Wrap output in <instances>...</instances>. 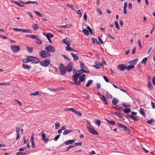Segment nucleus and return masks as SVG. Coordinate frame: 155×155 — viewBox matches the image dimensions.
Listing matches in <instances>:
<instances>
[{
  "mask_svg": "<svg viewBox=\"0 0 155 155\" xmlns=\"http://www.w3.org/2000/svg\"><path fill=\"white\" fill-rule=\"evenodd\" d=\"M40 56L43 58H46L50 57L51 54L47 51L42 50L39 53Z\"/></svg>",
  "mask_w": 155,
  "mask_h": 155,
  "instance_id": "obj_1",
  "label": "nucleus"
},
{
  "mask_svg": "<svg viewBox=\"0 0 155 155\" xmlns=\"http://www.w3.org/2000/svg\"><path fill=\"white\" fill-rule=\"evenodd\" d=\"M86 127L89 131L92 134L96 135H99L98 133L93 128L88 126H87Z\"/></svg>",
  "mask_w": 155,
  "mask_h": 155,
  "instance_id": "obj_2",
  "label": "nucleus"
},
{
  "mask_svg": "<svg viewBox=\"0 0 155 155\" xmlns=\"http://www.w3.org/2000/svg\"><path fill=\"white\" fill-rule=\"evenodd\" d=\"M45 49L49 53L50 52L53 53L55 51V49L54 47L51 45L48 46H46Z\"/></svg>",
  "mask_w": 155,
  "mask_h": 155,
  "instance_id": "obj_3",
  "label": "nucleus"
},
{
  "mask_svg": "<svg viewBox=\"0 0 155 155\" xmlns=\"http://www.w3.org/2000/svg\"><path fill=\"white\" fill-rule=\"evenodd\" d=\"M59 70L61 74H65L67 71L66 68L62 63H61L60 64L59 67Z\"/></svg>",
  "mask_w": 155,
  "mask_h": 155,
  "instance_id": "obj_4",
  "label": "nucleus"
},
{
  "mask_svg": "<svg viewBox=\"0 0 155 155\" xmlns=\"http://www.w3.org/2000/svg\"><path fill=\"white\" fill-rule=\"evenodd\" d=\"M11 49L14 53H17L19 51L20 47L18 45H12L11 46Z\"/></svg>",
  "mask_w": 155,
  "mask_h": 155,
  "instance_id": "obj_5",
  "label": "nucleus"
},
{
  "mask_svg": "<svg viewBox=\"0 0 155 155\" xmlns=\"http://www.w3.org/2000/svg\"><path fill=\"white\" fill-rule=\"evenodd\" d=\"M13 29L15 31H20L25 33H31V31L29 29H25L22 28H13Z\"/></svg>",
  "mask_w": 155,
  "mask_h": 155,
  "instance_id": "obj_6",
  "label": "nucleus"
},
{
  "mask_svg": "<svg viewBox=\"0 0 155 155\" xmlns=\"http://www.w3.org/2000/svg\"><path fill=\"white\" fill-rule=\"evenodd\" d=\"M50 61L48 59L44 61H42L40 62L41 65L44 67H47L50 63Z\"/></svg>",
  "mask_w": 155,
  "mask_h": 155,
  "instance_id": "obj_7",
  "label": "nucleus"
},
{
  "mask_svg": "<svg viewBox=\"0 0 155 155\" xmlns=\"http://www.w3.org/2000/svg\"><path fill=\"white\" fill-rule=\"evenodd\" d=\"M73 64L72 62H70L65 67L67 71L68 72L71 71L72 70Z\"/></svg>",
  "mask_w": 155,
  "mask_h": 155,
  "instance_id": "obj_8",
  "label": "nucleus"
},
{
  "mask_svg": "<svg viewBox=\"0 0 155 155\" xmlns=\"http://www.w3.org/2000/svg\"><path fill=\"white\" fill-rule=\"evenodd\" d=\"M30 62L34 64H36L39 61V59L35 57L30 56Z\"/></svg>",
  "mask_w": 155,
  "mask_h": 155,
  "instance_id": "obj_9",
  "label": "nucleus"
},
{
  "mask_svg": "<svg viewBox=\"0 0 155 155\" xmlns=\"http://www.w3.org/2000/svg\"><path fill=\"white\" fill-rule=\"evenodd\" d=\"M80 66L82 69H83L84 70L88 72V73L89 72V71L85 65L84 63L82 62L81 61L80 62Z\"/></svg>",
  "mask_w": 155,
  "mask_h": 155,
  "instance_id": "obj_10",
  "label": "nucleus"
},
{
  "mask_svg": "<svg viewBox=\"0 0 155 155\" xmlns=\"http://www.w3.org/2000/svg\"><path fill=\"white\" fill-rule=\"evenodd\" d=\"M117 68L119 70L124 71L126 68V66L124 64H120L117 66Z\"/></svg>",
  "mask_w": 155,
  "mask_h": 155,
  "instance_id": "obj_11",
  "label": "nucleus"
},
{
  "mask_svg": "<svg viewBox=\"0 0 155 155\" xmlns=\"http://www.w3.org/2000/svg\"><path fill=\"white\" fill-rule=\"evenodd\" d=\"M78 77L79 76L77 75V74H74L72 77V78L74 82H71V83L73 84H76L77 82Z\"/></svg>",
  "mask_w": 155,
  "mask_h": 155,
  "instance_id": "obj_12",
  "label": "nucleus"
},
{
  "mask_svg": "<svg viewBox=\"0 0 155 155\" xmlns=\"http://www.w3.org/2000/svg\"><path fill=\"white\" fill-rule=\"evenodd\" d=\"M20 129V127L19 126H17L16 129V133L17 135V137L16 138V140H17L19 138V130Z\"/></svg>",
  "mask_w": 155,
  "mask_h": 155,
  "instance_id": "obj_13",
  "label": "nucleus"
},
{
  "mask_svg": "<svg viewBox=\"0 0 155 155\" xmlns=\"http://www.w3.org/2000/svg\"><path fill=\"white\" fill-rule=\"evenodd\" d=\"M20 2L22 4H30V3H32V4H36L38 5V2H36V1L34 2V1H29L27 2H24L23 1H20Z\"/></svg>",
  "mask_w": 155,
  "mask_h": 155,
  "instance_id": "obj_14",
  "label": "nucleus"
},
{
  "mask_svg": "<svg viewBox=\"0 0 155 155\" xmlns=\"http://www.w3.org/2000/svg\"><path fill=\"white\" fill-rule=\"evenodd\" d=\"M83 72H86L87 73H88V72L86 71H85L83 69L80 70L78 71L77 73L75 74H77V75L79 76L81 74H82Z\"/></svg>",
  "mask_w": 155,
  "mask_h": 155,
  "instance_id": "obj_15",
  "label": "nucleus"
},
{
  "mask_svg": "<svg viewBox=\"0 0 155 155\" xmlns=\"http://www.w3.org/2000/svg\"><path fill=\"white\" fill-rule=\"evenodd\" d=\"M118 126L120 128H121L123 131H125L126 128L127 127L125 125L121 124L118 123L117 124Z\"/></svg>",
  "mask_w": 155,
  "mask_h": 155,
  "instance_id": "obj_16",
  "label": "nucleus"
},
{
  "mask_svg": "<svg viewBox=\"0 0 155 155\" xmlns=\"http://www.w3.org/2000/svg\"><path fill=\"white\" fill-rule=\"evenodd\" d=\"M62 42L65 45H67V46L70 45L69 44L70 41L69 40H68L67 38L63 39L62 41Z\"/></svg>",
  "mask_w": 155,
  "mask_h": 155,
  "instance_id": "obj_17",
  "label": "nucleus"
},
{
  "mask_svg": "<svg viewBox=\"0 0 155 155\" xmlns=\"http://www.w3.org/2000/svg\"><path fill=\"white\" fill-rule=\"evenodd\" d=\"M75 140H69L65 141L64 142V143L66 145H69L73 143H74Z\"/></svg>",
  "mask_w": 155,
  "mask_h": 155,
  "instance_id": "obj_18",
  "label": "nucleus"
},
{
  "mask_svg": "<svg viewBox=\"0 0 155 155\" xmlns=\"http://www.w3.org/2000/svg\"><path fill=\"white\" fill-rule=\"evenodd\" d=\"M107 122L110 124L112 125H114L115 124V122L113 120H110L108 119H106Z\"/></svg>",
  "mask_w": 155,
  "mask_h": 155,
  "instance_id": "obj_19",
  "label": "nucleus"
},
{
  "mask_svg": "<svg viewBox=\"0 0 155 155\" xmlns=\"http://www.w3.org/2000/svg\"><path fill=\"white\" fill-rule=\"evenodd\" d=\"M101 100L102 101L104 102V104H107V102L106 98L104 95H102V98H101Z\"/></svg>",
  "mask_w": 155,
  "mask_h": 155,
  "instance_id": "obj_20",
  "label": "nucleus"
},
{
  "mask_svg": "<svg viewBox=\"0 0 155 155\" xmlns=\"http://www.w3.org/2000/svg\"><path fill=\"white\" fill-rule=\"evenodd\" d=\"M71 54L73 57L74 60V61H76L78 59V57L76 54L71 53Z\"/></svg>",
  "mask_w": 155,
  "mask_h": 155,
  "instance_id": "obj_21",
  "label": "nucleus"
},
{
  "mask_svg": "<svg viewBox=\"0 0 155 155\" xmlns=\"http://www.w3.org/2000/svg\"><path fill=\"white\" fill-rule=\"evenodd\" d=\"M118 101H119L117 99L114 97L113 99L112 103L113 105H116Z\"/></svg>",
  "mask_w": 155,
  "mask_h": 155,
  "instance_id": "obj_22",
  "label": "nucleus"
},
{
  "mask_svg": "<svg viewBox=\"0 0 155 155\" xmlns=\"http://www.w3.org/2000/svg\"><path fill=\"white\" fill-rule=\"evenodd\" d=\"M30 56H28L27 57V58H25L23 59L24 62L25 63H27L30 62Z\"/></svg>",
  "mask_w": 155,
  "mask_h": 155,
  "instance_id": "obj_23",
  "label": "nucleus"
},
{
  "mask_svg": "<svg viewBox=\"0 0 155 155\" xmlns=\"http://www.w3.org/2000/svg\"><path fill=\"white\" fill-rule=\"evenodd\" d=\"M97 62L96 61L95 65H94V66L96 69H99L101 67L102 64H101L97 63Z\"/></svg>",
  "mask_w": 155,
  "mask_h": 155,
  "instance_id": "obj_24",
  "label": "nucleus"
},
{
  "mask_svg": "<svg viewBox=\"0 0 155 155\" xmlns=\"http://www.w3.org/2000/svg\"><path fill=\"white\" fill-rule=\"evenodd\" d=\"M72 131H73L72 130H67L64 131L62 134L63 135H64L67 134H68L70 133Z\"/></svg>",
  "mask_w": 155,
  "mask_h": 155,
  "instance_id": "obj_25",
  "label": "nucleus"
},
{
  "mask_svg": "<svg viewBox=\"0 0 155 155\" xmlns=\"http://www.w3.org/2000/svg\"><path fill=\"white\" fill-rule=\"evenodd\" d=\"M85 74H83L81 75L79 78V80L81 82H83L85 79Z\"/></svg>",
  "mask_w": 155,
  "mask_h": 155,
  "instance_id": "obj_26",
  "label": "nucleus"
},
{
  "mask_svg": "<svg viewBox=\"0 0 155 155\" xmlns=\"http://www.w3.org/2000/svg\"><path fill=\"white\" fill-rule=\"evenodd\" d=\"M140 113L143 117H145L146 115L144 112V110L142 108H140Z\"/></svg>",
  "mask_w": 155,
  "mask_h": 155,
  "instance_id": "obj_27",
  "label": "nucleus"
},
{
  "mask_svg": "<svg viewBox=\"0 0 155 155\" xmlns=\"http://www.w3.org/2000/svg\"><path fill=\"white\" fill-rule=\"evenodd\" d=\"M40 134L42 137V140H44L46 138V135L43 132L41 131Z\"/></svg>",
  "mask_w": 155,
  "mask_h": 155,
  "instance_id": "obj_28",
  "label": "nucleus"
},
{
  "mask_svg": "<svg viewBox=\"0 0 155 155\" xmlns=\"http://www.w3.org/2000/svg\"><path fill=\"white\" fill-rule=\"evenodd\" d=\"M35 42L37 44L39 45H41L42 43L41 40L38 38L36 40Z\"/></svg>",
  "mask_w": 155,
  "mask_h": 155,
  "instance_id": "obj_29",
  "label": "nucleus"
},
{
  "mask_svg": "<svg viewBox=\"0 0 155 155\" xmlns=\"http://www.w3.org/2000/svg\"><path fill=\"white\" fill-rule=\"evenodd\" d=\"M106 97L108 99H111L112 98V95L108 91L106 92Z\"/></svg>",
  "mask_w": 155,
  "mask_h": 155,
  "instance_id": "obj_30",
  "label": "nucleus"
},
{
  "mask_svg": "<svg viewBox=\"0 0 155 155\" xmlns=\"http://www.w3.org/2000/svg\"><path fill=\"white\" fill-rule=\"evenodd\" d=\"M23 67L25 69L29 70L30 69L31 67L27 64H23Z\"/></svg>",
  "mask_w": 155,
  "mask_h": 155,
  "instance_id": "obj_31",
  "label": "nucleus"
},
{
  "mask_svg": "<svg viewBox=\"0 0 155 155\" xmlns=\"http://www.w3.org/2000/svg\"><path fill=\"white\" fill-rule=\"evenodd\" d=\"M130 117L133 119L134 121H136L138 120V118L136 117L133 116V115H130Z\"/></svg>",
  "mask_w": 155,
  "mask_h": 155,
  "instance_id": "obj_32",
  "label": "nucleus"
},
{
  "mask_svg": "<svg viewBox=\"0 0 155 155\" xmlns=\"http://www.w3.org/2000/svg\"><path fill=\"white\" fill-rule=\"evenodd\" d=\"M93 81L91 80H89L86 85V87H89L93 83Z\"/></svg>",
  "mask_w": 155,
  "mask_h": 155,
  "instance_id": "obj_33",
  "label": "nucleus"
},
{
  "mask_svg": "<svg viewBox=\"0 0 155 155\" xmlns=\"http://www.w3.org/2000/svg\"><path fill=\"white\" fill-rule=\"evenodd\" d=\"M138 61L137 59H136L130 61V63L134 65L136 64Z\"/></svg>",
  "mask_w": 155,
  "mask_h": 155,
  "instance_id": "obj_34",
  "label": "nucleus"
},
{
  "mask_svg": "<svg viewBox=\"0 0 155 155\" xmlns=\"http://www.w3.org/2000/svg\"><path fill=\"white\" fill-rule=\"evenodd\" d=\"M123 111L124 113H127L130 112L131 110L130 108H127L124 109L123 110Z\"/></svg>",
  "mask_w": 155,
  "mask_h": 155,
  "instance_id": "obj_35",
  "label": "nucleus"
},
{
  "mask_svg": "<svg viewBox=\"0 0 155 155\" xmlns=\"http://www.w3.org/2000/svg\"><path fill=\"white\" fill-rule=\"evenodd\" d=\"M39 91H36L34 93H31V94H30V96L39 95Z\"/></svg>",
  "mask_w": 155,
  "mask_h": 155,
  "instance_id": "obj_36",
  "label": "nucleus"
},
{
  "mask_svg": "<svg viewBox=\"0 0 155 155\" xmlns=\"http://www.w3.org/2000/svg\"><path fill=\"white\" fill-rule=\"evenodd\" d=\"M43 35L45 36L46 37L47 39L49 41V43H52V42L51 41V40L50 39V37L48 36V35H46V34L45 35L44 33H43Z\"/></svg>",
  "mask_w": 155,
  "mask_h": 155,
  "instance_id": "obj_37",
  "label": "nucleus"
},
{
  "mask_svg": "<svg viewBox=\"0 0 155 155\" xmlns=\"http://www.w3.org/2000/svg\"><path fill=\"white\" fill-rule=\"evenodd\" d=\"M147 86H148V88L150 90H151L153 89V86L151 84V82L148 83Z\"/></svg>",
  "mask_w": 155,
  "mask_h": 155,
  "instance_id": "obj_38",
  "label": "nucleus"
},
{
  "mask_svg": "<svg viewBox=\"0 0 155 155\" xmlns=\"http://www.w3.org/2000/svg\"><path fill=\"white\" fill-rule=\"evenodd\" d=\"M122 105L124 107H130L131 106V105L130 104H126L125 103H123L122 104Z\"/></svg>",
  "mask_w": 155,
  "mask_h": 155,
  "instance_id": "obj_39",
  "label": "nucleus"
},
{
  "mask_svg": "<svg viewBox=\"0 0 155 155\" xmlns=\"http://www.w3.org/2000/svg\"><path fill=\"white\" fill-rule=\"evenodd\" d=\"M75 11L77 14L80 15L79 16L80 17H81L82 16V14L81 11V10H79L78 11H77V10H75Z\"/></svg>",
  "mask_w": 155,
  "mask_h": 155,
  "instance_id": "obj_40",
  "label": "nucleus"
},
{
  "mask_svg": "<svg viewBox=\"0 0 155 155\" xmlns=\"http://www.w3.org/2000/svg\"><path fill=\"white\" fill-rule=\"evenodd\" d=\"M13 2L14 3L18 5L20 7H23L24 6V5L21 4L19 2H18L17 1H13Z\"/></svg>",
  "mask_w": 155,
  "mask_h": 155,
  "instance_id": "obj_41",
  "label": "nucleus"
},
{
  "mask_svg": "<svg viewBox=\"0 0 155 155\" xmlns=\"http://www.w3.org/2000/svg\"><path fill=\"white\" fill-rule=\"evenodd\" d=\"M134 67L133 65H130L127 67L126 68L128 71H130V70L134 68Z\"/></svg>",
  "mask_w": 155,
  "mask_h": 155,
  "instance_id": "obj_42",
  "label": "nucleus"
},
{
  "mask_svg": "<svg viewBox=\"0 0 155 155\" xmlns=\"http://www.w3.org/2000/svg\"><path fill=\"white\" fill-rule=\"evenodd\" d=\"M82 31L86 35H89V33L88 31L86 29H83Z\"/></svg>",
  "mask_w": 155,
  "mask_h": 155,
  "instance_id": "obj_43",
  "label": "nucleus"
},
{
  "mask_svg": "<svg viewBox=\"0 0 155 155\" xmlns=\"http://www.w3.org/2000/svg\"><path fill=\"white\" fill-rule=\"evenodd\" d=\"M55 128L56 129H58L60 127L59 123L58 122H56L55 123Z\"/></svg>",
  "mask_w": 155,
  "mask_h": 155,
  "instance_id": "obj_44",
  "label": "nucleus"
},
{
  "mask_svg": "<svg viewBox=\"0 0 155 155\" xmlns=\"http://www.w3.org/2000/svg\"><path fill=\"white\" fill-rule=\"evenodd\" d=\"M92 41L93 44H94L95 43H97V44H99L100 43L97 41V40L96 39L92 38L91 39Z\"/></svg>",
  "mask_w": 155,
  "mask_h": 155,
  "instance_id": "obj_45",
  "label": "nucleus"
},
{
  "mask_svg": "<svg viewBox=\"0 0 155 155\" xmlns=\"http://www.w3.org/2000/svg\"><path fill=\"white\" fill-rule=\"evenodd\" d=\"M32 27L33 28L35 31L37 29H38L39 28V26H38L37 24H35L33 25Z\"/></svg>",
  "mask_w": 155,
  "mask_h": 155,
  "instance_id": "obj_46",
  "label": "nucleus"
},
{
  "mask_svg": "<svg viewBox=\"0 0 155 155\" xmlns=\"http://www.w3.org/2000/svg\"><path fill=\"white\" fill-rule=\"evenodd\" d=\"M26 154V152H18L17 153V155H25Z\"/></svg>",
  "mask_w": 155,
  "mask_h": 155,
  "instance_id": "obj_47",
  "label": "nucleus"
},
{
  "mask_svg": "<svg viewBox=\"0 0 155 155\" xmlns=\"http://www.w3.org/2000/svg\"><path fill=\"white\" fill-rule=\"evenodd\" d=\"M70 45L67 46L66 47V50L67 51H71L73 50V48L70 46Z\"/></svg>",
  "mask_w": 155,
  "mask_h": 155,
  "instance_id": "obj_48",
  "label": "nucleus"
},
{
  "mask_svg": "<svg viewBox=\"0 0 155 155\" xmlns=\"http://www.w3.org/2000/svg\"><path fill=\"white\" fill-rule=\"evenodd\" d=\"M70 25L69 24H67V25H62L60 27L61 28H70Z\"/></svg>",
  "mask_w": 155,
  "mask_h": 155,
  "instance_id": "obj_49",
  "label": "nucleus"
},
{
  "mask_svg": "<svg viewBox=\"0 0 155 155\" xmlns=\"http://www.w3.org/2000/svg\"><path fill=\"white\" fill-rule=\"evenodd\" d=\"M115 24L116 28L118 30L120 29V27L119 26V25L117 21H115Z\"/></svg>",
  "mask_w": 155,
  "mask_h": 155,
  "instance_id": "obj_50",
  "label": "nucleus"
},
{
  "mask_svg": "<svg viewBox=\"0 0 155 155\" xmlns=\"http://www.w3.org/2000/svg\"><path fill=\"white\" fill-rule=\"evenodd\" d=\"M95 123L96 124H97L98 126H99L101 124V122L100 120H96Z\"/></svg>",
  "mask_w": 155,
  "mask_h": 155,
  "instance_id": "obj_51",
  "label": "nucleus"
},
{
  "mask_svg": "<svg viewBox=\"0 0 155 155\" xmlns=\"http://www.w3.org/2000/svg\"><path fill=\"white\" fill-rule=\"evenodd\" d=\"M27 51L29 53H31V52H32V51L33 50L32 48H31L30 47H27Z\"/></svg>",
  "mask_w": 155,
  "mask_h": 155,
  "instance_id": "obj_52",
  "label": "nucleus"
},
{
  "mask_svg": "<svg viewBox=\"0 0 155 155\" xmlns=\"http://www.w3.org/2000/svg\"><path fill=\"white\" fill-rule=\"evenodd\" d=\"M34 12L35 14L38 15L40 17H42V15L39 12L35 11Z\"/></svg>",
  "mask_w": 155,
  "mask_h": 155,
  "instance_id": "obj_53",
  "label": "nucleus"
},
{
  "mask_svg": "<svg viewBox=\"0 0 155 155\" xmlns=\"http://www.w3.org/2000/svg\"><path fill=\"white\" fill-rule=\"evenodd\" d=\"M124 116V115L123 114H120V113H119V114L118 115V117L122 119L123 118Z\"/></svg>",
  "mask_w": 155,
  "mask_h": 155,
  "instance_id": "obj_54",
  "label": "nucleus"
},
{
  "mask_svg": "<svg viewBox=\"0 0 155 155\" xmlns=\"http://www.w3.org/2000/svg\"><path fill=\"white\" fill-rule=\"evenodd\" d=\"M67 5L68 6L70 7L72 9L75 10V9L74 8V7L72 5L69 4H67Z\"/></svg>",
  "mask_w": 155,
  "mask_h": 155,
  "instance_id": "obj_55",
  "label": "nucleus"
},
{
  "mask_svg": "<svg viewBox=\"0 0 155 155\" xmlns=\"http://www.w3.org/2000/svg\"><path fill=\"white\" fill-rule=\"evenodd\" d=\"M23 140L24 143V144L26 143L27 142H28V139H27L26 140V137L25 136H23Z\"/></svg>",
  "mask_w": 155,
  "mask_h": 155,
  "instance_id": "obj_56",
  "label": "nucleus"
},
{
  "mask_svg": "<svg viewBox=\"0 0 155 155\" xmlns=\"http://www.w3.org/2000/svg\"><path fill=\"white\" fill-rule=\"evenodd\" d=\"M132 8L133 7L132 4L130 3H129L128 4V9L130 10H131L132 9Z\"/></svg>",
  "mask_w": 155,
  "mask_h": 155,
  "instance_id": "obj_57",
  "label": "nucleus"
},
{
  "mask_svg": "<svg viewBox=\"0 0 155 155\" xmlns=\"http://www.w3.org/2000/svg\"><path fill=\"white\" fill-rule=\"evenodd\" d=\"M76 114L78 115V116H81L82 115V114L79 111L76 110L75 113Z\"/></svg>",
  "mask_w": 155,
  "mask_h": 155,
  "instance_id": "obj_58",
  "label": "nucleus"
},
{
  "mask_svg": "<svg viewBox=\"0 0 155 155\" xmlns=\"http://www.w3.org/2000/svg\"><path fill=\"white\" fill-rule=\"evenodd\" d=\"M82 144L81 142L80 143H74V146H81Z\"/></svg>",
  "mask_w": 155,
  "mask_h": 155,
  "instance_id": "obj_59",
  "label": "nucleus"
},
{
  "mask_svg": "<svg viewBox=\"0 0 155 155\" xmlns=\"http://www.w3.org/2000/svg\"><path fill=\"white\" fill-rule=\"evenodd\" d=\"M87 28L89 32L90 33H91V34H92V30L90 28L89 26H87Z\"/></svg>",
  "mask_w": 155,
  "mask_h": 155,
  "instance_id": "obj_60",
  "label": "nucleus"
},
{
  "mask_svg": "<svg viewBox=\"0 0 155 155\" xmlns=\"http://www.w3.org/2000/svg\"><path fill=\"white\" fill-rule=\"evenodd\" d=\"M26 147H21V148H20L19 149V150L20 151H23V150H26Z\"/></svg>",
  "mask_w": 155,
  "mask_h": 155,
  "instance_id": "obj_61",
  "label": "nucleus"
},
{
  "mask_svg": "<svg viewBox=\"0 0 155 155\" xmlns=\"http://www.w3.org/2000/svg\"><path fill=\"white\" fill-rule=\"evenodd\" d=\"M138 45L140 47V49L142 47V45L141 43L140 40V39L138 41Z\"/></svg>",
  "mask_w": 155,
  "mask_h": 155,
  "instance_id": "obj_62",
  "label": "nucleus"
},
{
  "mask_svg": "<svg viewBox=\"0 0 155 155\" xmlns=\"http://www.w3.org/2000/svg\"><path fill=\"white\" fill-rule=\"evenodd\" d=\"M38 38V36L35 35H32L31 38L36 39Z\"/></svg>",
  "mask_w": 155,
  "mask_h": 155,
  "instance_id": "obj_63",
  "label": "nucleus"
},
{
  "mask_svg": "<svg viewBox=\"0 0 155 155\" xmlns=\"http://www.w3.org/2000/svg\"><path fill=\"white\" fill-rule=\"evenodd\" d=\"M147 60V58H144L142 61V63L144 64H146V61Z\"/></svg>",
  "mask_w": 155,
  "mask_h": 155,
  "instance_id": "obj_64",
  "label": "nucleus"
}]
</instances>
